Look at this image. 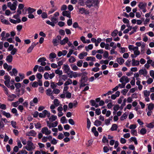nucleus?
<instances>
[{
    "label": "nucleus",
    "instance_id": "obj_1",
    "mask_svg": "<svg viewBox=\"0 0 154 154\" xmlns=\"http://www.w3.org/2000/svg\"><path fill=\"white\" fill-rule=\"evenodd\" d=\"M69 69L68 68V77L72 78L73 77L75 78L77 77H80L82 75V73H78L76 72H74L72 71H69Z\"/></svg>",
    "mask_w": 154,
    "mask_h": 154
},
{
    "label": "nucleus",
    "instance_id": "obj_2",
    "mask_svg": "<svg viewBox=\"0 0 154 154\" xmlns=\"http://www.w3.org/2000/svg\"><path fill=\"white\" fill-rule=\"evenodd\" d=\"M26 149L28 151H31L34 150L35 148L33 143L31 141L29 140L27 142V144L25 147Z\"/></svg>",
    "mask_w": 154,
    "mask_h": 154
},
{
    "label": "nucleus",
    "instance_id": "obj_3",
    "mask_svg": "<svg viewBox=\"0 0 154 154\" xmlns=\"http://www.w3.org/2000/svg\"><path fill=\"white\" fill-rule=\"evenodd\" d=\"M64 85L66 86L64 87L63 89V94H61L60 96L61 98H64L65 97L67 98V81L65 82Z\"/></svg>",
    "mask_w": 154,
    "mask_h": 154
},
{
    "label": "nucleus",
    "instance_id": "obj_4",
    "mask_svg": "<svg viewBox=\"0 0 154 154\" xmlns=\"http://www.w3.org/2000/svg\"><path fill=\"white\" fill-rule=\"evenodd\" d=\"M119 81L121 83H125V85L126 83H128L129 81L128 78L125 76H123L119 79Z\"/></svg>",
    "mask_w": 154,
    "mask_h": 154
},
{
    "label": "nucleus",
    "instance_id": "obj_5",
    "mask_svg": "<svg viewBox=\"0 0 154 154\" xmlns=\"http://www.w3.org/2000/svg\"><path fill=\"white\" fill-rule=\"evenodd\" d=\"M41 132L42 134H45V135H50L51 133V131L48 130V128L47 127L42 128Z\"/></svg>",
    "mask_w": 154,
    "mask_h": 154
},
{
    "label": "nucleus",
    "instance_id": "obj_6",
    "mask_svg": "<svg viewBox=\"0 0 154 154\" xmlns=\"http://www.w3.org/2000/svg\"><path fill=\"white\" fill-rule=\"evenodd\" d=\"M88 55V53L85 52H83L80 53L78 55V57L81 60L83 59L85 57L87 56Z\"/></svg>",
    "mask_w": 154,
    "mask_h": 154
},
{
    "label": "nucleus",
    "instance_id": "obj_7",
    "mask_svg": "<svg viewBox=\"0 0 154 154\" xmlns=\"http://www.w3.org/2000/svg\"><path fill=\"white\" fill-rule=\"evenodd\" d=\"M77 104V102L76 101H74L73 103H70L68 104L69 107V109H72L73 107H75Z\"/></svg>",
    "mask_w": 154,
    "mask_h": 154
},
{
    "label": "nucleus",
    "instance_id": "obj_8",
    "mask_svg": "<svg viewBox=\"0 0 154 154\" xmlns=\"http://www.w3.org/2000/svg\"><path fill=\"white\" fill-rule=\"evenodd\" d=\"M47 110H44L42 113H40L39 114L38 116L39 117L41 118H45L46 116V113H47Z\"/></svg>",
    "mask_w": 154,
    "mask_h": 154
},
{
    "label": "nucleus",
    "instance_id": "obj_9",
    "mask_svg": "<svg viewBox=\"0 0 154 154\" xmlns=\"http://www.w3.org/2000/svg\"><path fill=\"white\" fill-rule=\"evenodd\" d=\"M147 4L145 3L141 2H139L138 6L141 9L146 8Z\"/></svg>",
    "mask_w": 154,
    "mask_h": 154
},
{
    "label": "nucleus",
    "instance_id": "obj_10",
    "mask_svg": "<svg viewBox=\"0 0 154 154\" xmlns=\"http://www.w3.org/2000/svg\"><path fill=\"white\" fill-rule=\"evenodd\" d=\"M128 48L130 50H132L134 51L138 50V48L137 46H134L133 45H130L128 46Z\"/></svg>",
    "mask_w": 154,
    "mask_h": 154
},
{
    "label": "nucleus",
    "instance_id": "obj_11",
    "mask_svg": "<svg viewBox=\"0 0 154 154\" xmlns=\"http://www.w3.org/2000/svg\"><path fill=\"white\" fill-rule=\"evenodd\" d=\"M139 74L140 75H143L144 76H146L147 74V71L145 69H141L139 71Z\"/></svg>",
    "mask_w": 154,
    "mask_h": 154
},
{
    "label": "nucleus",
    "instance_id": "obj_12",
    "mask_svg": "<svg viewBox=\"0 0 154 154\" xmlns=\"http://www.w3.org/2000/svg\"><path fill=\"white\" fill-rule=\"evenodd\" d=\"M88 80L87 76L85 75H83L81 78V79L80 80V82H86Z\"/></svg>",
    "mask_w": 154,
    "mask_h": 154
},
{
    "label": "nucleus",
    "instance_id": "obj_13",
    "mask_svg": "<svg viewBox=\"0 0 154 154\" xmlns=\"http://www.w3.org/2000/svg\"><path fill=\"white\" fill-rule=\"evenodd\" d=\"M140 64L139 61L135 60V59H133L132 60V65L133 66H137Z\"/></svg>",
    "mask_w": 154,
    "mask_h": 154
},
{
    "label": "nucleus",
    "instance_id": "obj_14",
    "mask_svg": "<svg viewBox=\"0 0 154 154\" xmlns=\"http://www.w3.org/2000/svg\"><path fill=\"white\" fill-rule=\"evenodd\" d=\"M13 60V57L11 54L7 56L6 60L8 63H11Z\"/></svg>",
    "mask_w": 154,
    "mask_h": 154
},
{
    "label": "nucleus",
    "instance_id": "obj_15",
    "mask_svg": "<svg viewBox=\"0 0 154 154\" xmlns=\"http://www.w3.org/2000/svg\"><path fill=\"white\" fill-rule=\"evenodd\" d=\"M0 86L4 88V90L5 91V93L8 97L10 94L8 93V90L7 88L3 85L0 84Z\"/></svg>",
    "mask_w": 154,
    "mask_h": 154
},
{
    "label": "nucleus",
    "instance_id": "obj_16",
    "mask_svg": "<svg viewBox=\"0 0 154 154\" xmlns=\"http://www.w3.org/2000/svg\"><path fill=\"white\" fill-rule=\"evenodd\" d=\"M147 105L148 106L147 109L148 110H151L152 111L154 108V104L153 103H150L149 104H147Z\"/></svg>",
    "mask_w": 154,
    "mask_h": 154
},
{
    "label": "nucleus",
    "instance_id": "obj_17",
    "mask_svg": "<svg viewBox=\"0 0 154 154\" xmlns=\"http://www.w3.org/2000/svg\"><path fill=\"white\" fill-rule=\"evenodd\" d=\"M85 4L87 6L90 8L91 6H92V4L91 3V0H87L85 2Z\"/></svg>",
    "mask_w": 154,
    "mask_h": 154
},
{
    "label": "nucleus",
    "instance_id": "obj_18",
    "mask_svg": "<svg viewBox=\"0 0 154 154\" xmlns=\"http://www.w3.org/2000/svg\"><path fill=\"white\" fill-rule=\"evenodd\" d=\"M128 113L125 112L123 114L120 118V119L122 121L124 120L125 119H126L128 115Z\"/></svg>",
    "mask_w": 154,
    "mask_h": 154
},
{
    "label": "nucleus",
    "instance_id": "obj_19",
    "mask_svg": "<svg viewBox=\"0 0 154 154\" xmlns=\"http://www.w3.org/2000/svg\"><path fill=\"white\" fill-rule=\"evenodd\" d=\"M86 61H95L96 59L95 57H87L86 59Z\"/></svg>",
    "mask_w": 154,
    "mask_h": 154
},
{
    "label": "nucleus",
    "instance_id": "obj_20",
    "mask_svg": "<svg viewBox=\"0 0 154 154\" xmlns=\"http://www.w3.org/2000/svg\"><path fill=\"white\" fill-rule=\"evenodd\" d=\"M28 11V13L32 14L35 11L36 9L31 7L28 8L27 10Z\"/></svg>",
    "mask_w": 154,
    "mask_h": 154
},
{
    "label": "nucleus",
    "instance_id": "obj_21",
    "mask_svg": "<svg viewBox=\"0 0 154 154\" xmlns=\"http://www.w3.org/2000/svg\"><path fill=\"white\" fill-rule=\"evenodd\" d=\"M91 1L92 6H97L99 3L98 0H91Z\"/></svg>",
    "mask_w": 154,
    "mask_h": 154
},
{
    "label": "nucleus",
    "instance_id": "obj_22",
    "mask_svg": "<svg viewBox=\"0 0 154 154\" xmlns=\"http://www.w3.org/2000/svg\"><path fill=\"white\" fill-rule=\"evenodd\" d=\"M57 117L56 116L52 115L50 118H49V119L50 121L51 122H53L55 121L57 119Z\"/></svg>",
    "mask_w": 154,
    "mask_h": 154
},
{
    "label": "nucleus",
    "instance_id": "obj_23",
    "mask_svg": "<svg viewBox=\"0 0 154 154\" xmlns=\"http://www.w3.org/2000/svg\"><path fill=\"white\" fill-rule=\"evenodd\" d=\"M1 111L2 112L3 115L6 116L7 118H9L11 117V115L8 112H6L5 111L2 110Z\"/></svg>",
    "mask_w": 154,
    "mask_h": 154
},
{
    "label": "nucleus",
    "instance_id": "obj_24",
    "mask_svg": "<svg viewBox=\"0 0 154 154\" xmlns=\"http://www.w3.org/2000/svg\"><path fill=\"white\" fill-rule=\"evenodd\" d=\"M117 61L120 64H122L124 62V60L122 58L120 57L117 59Z\"/></svg>",
    "mask_w": 154,
    "mask_h": 154
},
{
    "label": "nucleus",
    "instance_id": "obj_25",
    "mask_svg": "<svg viewBox=\"0 0 154 154\" xmlns=\"http://www.w3.org/2000/svg\"><path fill=\"white\" fill-rule=\"evenodd\" d=\"M67 43V37H66L63 40L60 41V43L61 45H63Z\"/></svg>",
    "mask_w": 154,
    "mask_h": 154
},
{
    "label": "nucleus",
    "instance_id": "obj_26",
    "mask_svg": "<svg viewBox=\"0 0 154 154\" xmlns=\"http://www.w3.org/2000/svg\"><path fill=\"white\" fill-rule=\"evenodd\" d=\"M79 11L81 14H87V11L84 8H81L79 9Z\"/></svg>",
    "mask_w": 154,
    "mask_h": 154
},
{
    "label": "nucleus",
    "instance_id": "obj_27",
    "mask_svg": "<svg viewBox=\"0 0 154 154\" xmlns=\"http://www.w3.org/2000/svg\"><path fill=\"white\" fill-rule=\"evenodd\" d=\"M93 46V45L92 44L89 45L88 46L85 47V49L87 51H88L89 50L92 49Z\"/></svg>",
    "mask_w": 154,
    "mask_h": 154
},
{
    "label": "nucleus",
    "instance_id": "obj_28",
    "mask_svg": "<svg viewBox=\"0 0 154 154\" xmlns=\"http://www.w3.org/2000/svg\"><path fill=\"white\" fill-rule=\"evenodd\" d=\"M34 46V45H33L32 44L31 45L29 48L27 50V52L28 53H29L32 52V50H33L34 48L35 47Z\"/></svg>",
    "mask_w": 154,
    "mask_h": 154
},
{
    "label": "nucleus",
    "instance_id": "obj_29",
    "mask_svg": "<svg viewBox=\"0 0 154 154\" xmlns=\"http://www.w3.org/2000/svg\"><path fill=\"white\" fill-rule=\"evenodd\" d=\"M1 22L5 24L6 25H11V24L9 22V21L6 19H2L1 20Z\"/></svg>",
    "mask_w": 154,
    "mask_h": 154
},
{
    "label": "nucleus",
    "instance_id": "obj_30",
    "mask_svg": "<svg viewBox=\"0 0 154 154\" xmlns=\"http://www.w3.org/2000/svg\"><path fill=\"white\" fill-rule=\"evenodd\" d=\"M46 23L48 25H51V26L54 27L55 26V23L54 22H51L49 20H48L46 21Z\"/></svg>",
    "mask_w": 154,
    "mask_h": 154
},
{
    "label": "nucleus",
    "instance_id": "obj_31",
    "mask_svg": "<svg viewBox=\"0 0 154 154\" xmlns=\"http://www.w3.org/2000/svg\"><path fill=\"white\" fill-rule=\"evenodd\" d=\"M60 41L58 40L57 39H54L53 40L52 42L54 46H56L58 45Z\"/></svg>",
    "mask_w": 154,
    "mask_h": 154
},
{
    "label": "nucleus",
    "instance_id": "obj_32",
    "mask_svg": "<svg viewBox=\"0 0 154 154\" xmlns=\"http://www.w3.org/2000/svg\"><path fill=\"white\" fill-rule=\"evenodd\" d=\"M54 105L56 106H58L59 105V102L57 99H55L54 101Z\"/></svg>",
    "mask_w": 154,
    "mask_h": 154
},
{
    "label": "nucleus",
    "instance_id": "obj_33",
    "mask_svg": "<svg viewBox=\"0 0 154 154\" xmlns=\"http://www.w3.org/2000/svg\"><path fill=\"white\" fill-rule=\"evenodd\" d=\"M101 124V122L97 120H96L94 122V125L97 126H100Z\"/></svg>",
    "mask_w": 154,
    "mask_h": 154
},
{
    "label": "nucleus",
    "instance_id": "obj_34",
    "mask_svg": "<svg viewBox=\"0 0 154 154\" xmlns=\"http://www.w3.org/2000/svg\"><path fill=\"white\" fill-rule=\"evenodd\" d=\"M117 126L116 124H113L111 128H110V130L112 131H114L116 130L117 129Z\"/></svg>",
    "mask_w": 154,
    "mask_h": 154
},
{
    "label": "nucleus",
    "instance_id": "obj_35",
    "mask_svg": "<svg viewBox=\"0 0 154 154\" xmlns=\"http://www.w3.org/2000/svg\"><path fill=\"white\" fill-rule=\"evenodd\" d=\"M92 131L94 134V135H98V132L97 131L96 128L95 127H93L92 128Z\"/></svg>",
    "mask_w": 154,
    "mask_h": 154
},
{
    "label": "nucleus",
    "instance_id": "obj_36",
    "mask_svg": "<svg viewBox=\"0 0 154 154\" xmlns=\"http://www.w3.org/2000/svg\"><path fill=\"white\" fill-rule=\"evenodd\" d=\"M143 93L144 97H149V95L150 92L149 91H148L147 90H145L144 91Z\"/></svg>",
    "mask_w": 154,
    "mask_h": 154
},
{
    "label": "nucleus",
    "instance_id": "obj_37",
    "mask_svg": "<svg viewBox=\"0 0 154 154\" xmlns=\"http://www.w3.org/2000/svg\"><path fill=\"white\" fill-rule=\"evenodd\" d=\"M47 60H46V58H45V57H41V58H39L38 60V62H43V61H46Z\"/></svg>",
    "mask_w": 154,
    "mask_h": 154
},
{
    "label": "nucleus",
    "instance_id": "obj_38",
    "mask_svg": "<svg viewBox=\"0 0 154 154\" xmlns=\"http://www.w3.org/2000/svg\"><path fill=\"white\" fill-rule=\"evenodd\" d=\"M56 57V55L54 53H51L50 54L49 58L50 59L55 58Z\"/></svg>",
    "mask_w": 154,
    "mask_h": 154
},
{
    "label": "nucleus",
    "instance_id": "obj_39",
    "mask_svg": "<svg viewBox=\"0 0 154 154\" xmlns=\"http://www.w3.org/2000/svg\"><path fill=\"white\" fill-rule=\"evenodd\" d=\"M78 3L80 5L83 6H85V2L83 0H79Z\"/></svg>",
    "mask_w": 154,
    "mask_h": 154
},
{
    "label": "nucleus",
    "instance_id": "obj_40",
    "mask_svg": "<svg viewBox=\"0 0 154 154\" xmlns=\"http://www.w3.org/2000/svg\"><path fill=\"white\" fill-rule=\"evenodd\" d=\"M10 80H5V85L8 88H9L10 87Z\"/></svg>",
    "mask_w": 154,
    "mask_h": 154
},
{
    "label": "nucleus",
    "instance_id": "obj_41",
    "mask_svg": "<svg viewBox=\"0 0 154 154\" xmlns=\"http://www.w3.org/2000/svg\"><path fill=\"white\" fill-rule=\"evenodd\" d=\"M8 97H10V98H13V99H12L11 100H9L10 101H12L14 100V99L15 98H16L17 97V96L16 95L14 94H12L11 95H10L8 96Z\"/></svg>",
    "mask_w": 154,
    "mask_h": 154
},
{
    "label": "nucleus",
    "instance_id": "obj_42",
    "mask_svg": "<svg viewBox=\"0 0 154 154\" xmlns=\"http://www.w3.org/2000/svg\"><path fill=\"white\" fill-rule=\"evenodd\" d=\"M83 63V61L82 60H79L77 62V65L78 66L81 67L82 66Z\"/></svg>",
    "mask_w": 154,
    "mask_h": 154
},
{
    "label": "nucleus",
    "instance_id": "obj_43",
    "mask_svg": "<svg viewBox=\"0 0 154 154\" xmlns=\"http://www.w3.org/2000/svg\"><path fill=\"white\" fill-rule=\"evenodd\" d=\"M69 60L70 63H73L75 61V59L74 57L72 56L69 59Z\"/></svg>",
    "mask_w": 154,
    "mask_h": 154
},
{
    "label": "nucleus",
    "instance_id": "obj_44",
    "mask_svg": "<svg viewBox=\"0 0 154 154\" xmlns=\"http://www.w3.org/2000/svg\"><path fill=\"white\" fill-rule=\"evenodd\" d=\"M146 126L149 128H152L154 126V122H151L147 124Z\"/></svg>",
    "mask_w": 154,
    "mask_h": 154
},
{
    "label": "nucleus",
    "instance_id": "obj_45",
    "mask_svg": "<svg viewBox=\"0 0 154 154\" xmlns=\"http://www.w3.org/2000/svg\"><path fill=\"white\" fill-rule=\"evenodd\" d=\"M19 104V103L18 101H17L15 102H12V105L15 107H16L18 106V104Z\"/></svg>",
    "mask_w": 154,
    "mask_h": 154
},
{
    "label": "nucleus",
    "instance_id": "obj_46",
    "mask_svg": "<svg viewBox=\"0 0 154 154\" xmlns=\"http://www.w3.org/2000/svg\"><path fill=\"white\" fill-rule=\"evenodd\" d=\"M38 85V83L36 81L34 82L32 85V87L33 88L37 87Z\"/></svg>",
    "mask_w": 154,
    "mask_h": 154
},
{
    "label": "nucleus",
    "instance_id": "obj_47",
    "mask_svg": "<svg viewBox=\"0 0 154 154\" xmlns=\"http://www.w3.org/2000/svg\"><path fill=\"white\" fill-rule=\"evenodd\" d=\"M12 72L14 74V75L16 76L17 75L18 71L15 68H14L12 69Z\"/></svg>",
    "mask_w": 154,
    "mask_h": 154
},
{
    "label": "nucleus",
    "instance_id": "obj_48",
    "mask_svg": "<svg viewBox=\"0 0 154 154\" xmlns=\"http://www.w3.org/2000/svg\"><path fill=\"white\" fill-rule=\"evenodd\" d=\"M55 73L56 74H58L59 75H60L62 74V72L61 70L60 71L59 69L55 70Z\"/></svg>",
    "mask_w": 154,
    "mask_h": 154
},
{
    "label": "nucleus",
    "instance_id": "obj_49",
    "mask_svg": "<svg viewBox=\"0 0 154 154\" xmlns=\"http://www.w3.org/2000/svg\"><path fill=\"white\" fill-rule=\"evenodd\" d=\"M48 15L46 12H43L42 14L41 17L42 18L45 19L47 17Z\"/></svg>",
    "mask_w": 154,
    "mask_h": 154
},
{
    "label": "nucleus",
    "instance_id": "obj_50",
    "mask_svg": "<svg viewBox=\"0 0 154 154\" xmlns=\"http://www.w3.org/2000/svg\"><path fill=\"white\" fill-rule=\"evenodd\" d=\"M57 86L52 81L51 82V88L54 89L57 87Z\"/></svg>",
    "mask_w": 154,
    "mask_h": 154
},
{
    "label": "nucleus",
    "instance_id": "obj_51",
    "mask_svg": "<svg viewBox=\"0 0 154 154\" xmlns=\"http://www.w3.org/2000/svg\"><path fill=\"white\" fill-rule=\"evenodd\" d=\"M23 28L22 25H18L17 26V29L18 32H20Z\"/></svg>",
    "mask_w": 154,
    "mask_h": 154
},
{
    "label": "nucleus",
    "instance_id": "obj_52",
    "mask_svg": "<svg viewBox=\"0 0 154 154\" xmlns=\"http://www.w3.org/2000/svg\"><path fill=\"white\" fill-rule=\"evenodd\" d=\"M36 76L39 80H40L42 78V75L41 73H38L36 74Z\"/></svg>",
    "mask_w": 154,
    "mask_h": 154
},
{
    "label": "nucleus",
    "instance_id": "obj_53",
    "mask_svg": "<svg viewBox=\"0 0 154 154\" xmlns=\"http://www.w3.org/2000/svg\"><path fill=\"white\" fill-rule=\"evenodd\" d=\"M102 141L104 143H108V140L105 136L103 137Z\"/></svg>",
    "mask_w": 154,
    "mask_h": 154
},
{
    "label": "nucleus",
    "instance_id": "obj_54",
    "mask_svg": "<svg viewBox=\"0 0 154 154\" xmlns=\"http://www.w3.org/2000/svg\"><path fill=\"white\" fill-rule=\"evenodd\" d=\"M146 131L144 128H142L140 130V133L141 134H145L146 133Z\"/></svg>",
    "mask_w": 154,
    "mask_h": 154
},
{
    "label": "nucleus",
    "instance_id": "obj_55",
    "mask_svg": "<svg viewBox=\"0 0 154 154\" xmlns=\"http://www.w3.org/2000/svg\"><path fill=\"white\" fill-rule=\"evenodd\" d=\"M136 128V126L134 124L131 125L129 127V128L131 130L134 129Z\"/></svg>",
    "mask_w": 154,
    "mask_h": 154
},
{
    "label": "nucleus",
    "instance_id": "obj_56",
    "mask_svg": "<svg viewBox=\"0 0 154 154\" xmlns=\"http://www.w3.org/2000/svg\"><path fill=\"white\" fill-rule=\"evenodd\" d=\"M49 74L47 72H45L44 75V77L45 79H48Z\"/></svg>",
    "mask_w": 154,
    "mask_h": 154
},
{
    "label": "nucleus",
    "instance_id": "obj_57",
    "mask_svg": "<svg viewBox=\"0 0 154 154\" xmlns=\"http://www.w3.org/2000/svg\"><path fill=\"white\" fill-rule=\"evenodd\" d=\"M71 68L74 71H77L78 69V68L75 65H72Z\"/></svg>",
    "mask_w": 154,
    "mask_h": 154
},
{
    "label": "nucleus",
    "instance_id": "obj_58",
    "mask_svg": "<svg viewBox=\"0 0 154 154\" xmlns=\"http://www.w3.org/2000/svg\"><path fill=\"white\" fill-rule=\"evenodd\" d=\"M35 127L36 128H40L41 127V125L40 123H37L36 124H35Z\"/></svg>",
    "mask_w": 154,
    "mask_h": 154
},
{
    "label": "nucleus",
    "instance_id": "obj_59",
    "mask_svg": "<svg viewBox=\"0 0 154 154\" xmlns=\"http://www.w3.org/2000/svg\"><path fill=\"white\" fill-rule=\"evenodd\" d=\"M25 85H22L21 86V90L22 91L21 93L22 94H24L25 92Z\"/></svg>",
    "mask_w": 154,
    "mask_h": 154
},
{
    "label": "nucleus",
    "instance_id": "obj_60",
    "mask_svg": "<svg viewBox=\"0 0 154 154\" xmlns=\"http://www.w3.org/2000/svg\"><path fill=\"white\" fill-rule=\"evenodd\" d=\"M11 124L12 127L15 128H16L17 127L16 126V122L14 121H12L11 122Z\"/></svg>",
    "mask_w": 154,
    "mask_h": 154
},
{
    "label": "nucleus",
    "instance_id": "obj_61",
    "mask_svg": "<svg viewBox=\"0 0 154 154\" xmlns=\"http://www.w3.org/2000/svg\"><path fill=\"white\" fill-rule=\"evenodd\" d=\"M11 54L12 55H14L17 51V49L16 48H14L13 50H11Z\"/></svg>",
    "mask_w": 154,
    "mask_h": 154
},
{
    "label": "nucleus",
    "instance_id": "obj_62",
    "mask_svg": "<svg viewBox=\"0 0 154 154\" xmlns=\"http://www.w3.org/2000/svg\"><path fill=\"white\" fill-rule=\"evenodd\" d=\"M16 88L18 89L21 87V84L20 83H16L15 84Z\"/></svg>",
    "mask_w": 154,
    "mask_h": 154
},
{
    "label": "nucleus",
    "instance_id": "obj_63",
    "mask_svg": "<svg viewBox=\"0 0 154 154\" xmlns=\"http://www.w3.org/2000/svg\"><path fill=\"white\" fill-rule=\"evenodd\" d=\"M51 143L52 144L55 145L57 143V141L55 138H53L51 141Z\"/></svg>",
    "mask_w": 154,
    "mask_h": 154
},
{
    "label": "nucleus",
    "instance_id": "obj_64",
    "mask_svg": "<svg viewBox=\"0 0 154 154\" xmlns=\"http://www.w3.org/2000/svg\"><path fill=\"white\" fill-rule=\"evenodd\" d=\"M150 75L154 79V71L151 70L149 72Z\"/></svg>",
    "mask_w": 154,
    "mask_h": 154
}]
</instances>
